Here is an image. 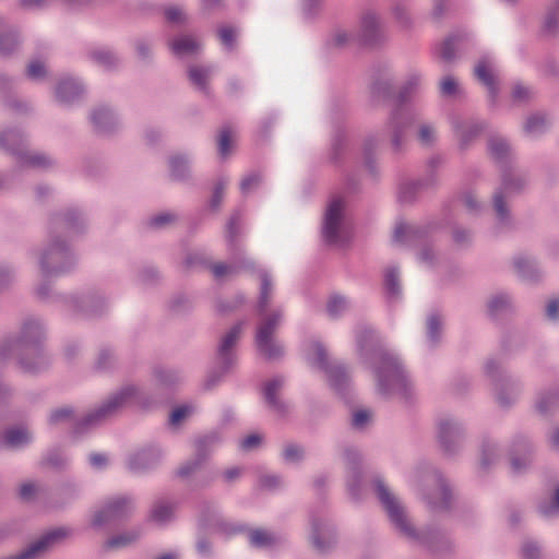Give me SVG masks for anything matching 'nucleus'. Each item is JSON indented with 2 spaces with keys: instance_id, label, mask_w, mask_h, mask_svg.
<instances>
[{
  "instance_id": "obj_26",
  "label": "nucleus",
  "mask_w": 559,
  "mask_h": 559,
  "mask_svg": "<svg viewBox=\"0 0 559 559\" xmlns=\"http://www.w3.org/2000/svg\"><path fill=\"white\" fill-rule=\"evenodd\" d=\"M451 126L460 141V146L466 148L485 130V122L479 120H464L459 117L451 119Z\"/></svg>"
},
{
  "instance_id": "obj_42",
  "label": "nucleus",
  "mask_w": 559,
  "mask_h": 559,
  "mask_svg": "<svg viewBox=\"0 0 559 559\" xmlns=\"http://www.w3.org/2000/svg\"><path fill=\"white\" fill-rule=\"evenodd\" d=\"M559 406V388L550 389L538 393L535 401V411L547 416Z\"/></svg>"
},
{
  "instance_id": "obj_18",
  "label": "nucleus",
  "mask_w": 559,
  "mask_h": 559,
  "mask_svg": "<svg viewBox=\"0 0 559 559\" xmlns=\"http://www.w3.org/2000/svg\"><path fill=\"white\" fill-rule=\"evenodd\" d=\"M437 438L442 452L449 456L454 455L463 447L465 430L457 419L444 417L438 423Z\"/></svg>"
},
{
  "instance_id": "obj_47",
  "label": "nucleus",
  "mask_w": 559,
  "mask_h": 559,
  "mask_svg": "<svg viewBox=\"0 0 559 559\" xmlns=\"http://www.w3.org/2000/svg\"><path fill=\"white\" fill-rule=\"evenodd\" d=\"M442 328H443L442 317L437 312L430 313L428 316L427 322H426V334H427L428 344L431 347H436L440 343Z\"/></svg>"
},
{
  "instance_id": "obj_54",
  "label": "nucleus",
  "mask_w": 559,
  "mask_h": 559,
  "mask_svg": "<svg viewBox=\"0 0 559 559\" xmlns=\"http://www.w3.org/2000/svg\"><path fill=\"white\" fill-rule=\"evenodd\" d=\"M384 286L390 299H397L401 295L399 270L395 266L389 267L384 274Z\"/></svg>"
},
{
  "instance_id": "obj_3",
  "label": "nucleus",
  "mask_w": 559,
  "mask_h": 559,
  "mask_svg": "<svg viewBox=\"0 0 559 559\" xmlns=\"http://www.w3.org/2000/svg\"><path fill=\"white\" fill-rule=\"evenodd\" d=\"M373 487L377 498L384 509L394 528L412 543L427 548L437 556L451 555L455 545L451 538L437 527L428 526L417 531L408 519L407 512L402 502L390 491L382 478L373 479Z\"/></svg>"
},
{
  "instance_id": "obj_30",
  "label": "nucleus",
  "mask_w": 559,
  "mask_h": 559,
  "mask_svg": "<svg viewBox=\"0 0 559 559\" xmlns=\"http://www.w3.org/2000/svg\"><path fill=\"white\" fill-rule=\"evenodd\" d=\"M91 121L97 133L109 134L119 126V119L115 110L102 105L91 112Z\"/></svg>"
},
{
  "instance_id": "obj_1",
  "label": "nucleus",
  "mask_w": 559,
  "mask_h": 559,
  "mask_svg": "<svg viewBox=\"0 0 559 559\" xmlns=\"http://www.w3.org/2000/svg\"><path fill=\"white\" fill-rule=\"evenodd\" d=\"M85 227V216L76 207H69L50 216L48 239L36 252L41 277L56 278L63 276L75 267V254L62 237L80 234Z\"/></svg>"
},
{
  "instance_id": "obj_50",
  "label": "nucleus",
  "mask_w": 559,
  "mask_h": 559,
  "mask_svg": "<svg viewBox=\"0 0 559 559\" xmlns=\"http://www.w3.org/2000/svg\"><path fill=\"white\" fill-rule=\"evenodd\" d=\"M511 308V298L506 293H498L491 296L487 302V311L491 318H497Z\"/></svg>"
},
{
  "instance_id": "obj_37",
  "label": "nucleus",
  "mask_w": 559,
  "mask_h": 559,
  "mask_svg": "<svg viewBox=\"0 0 559 559\" xmlns=\"http://www.w3.org/2000/svg\"><path fill=\"white\" fill-rule=\"evenodd\" d=\"M190 158L186 154H175L169 157L170 178L175 181H189L192 178Z\"/></svg>"
},
{
  "instance_id": "obj_25",
  "label": "nucleus",
  "mask_w": 559,
  "mask_h": 559,
  "mask_svg": "<svg viewBox=\"0 0 559 559\" xmlns=\"http://www.w3.org/2000/svg\"><path fill=\"white\" fill-rule=\"evenodd\" d=\"M490 158L500 167L501 171L512 167L513 152L509 141L498 134L490 135L487 141Z\"/></svg>"
},
{
  "instance_id": "obj_10",
  "label": "nucleus",
  "mask_w": 559,
  "mask_h": 559,
  "mask_svg": "<svg viewBox=\"0 0 559 559\" xmlns=\"http://www.w3.org/2000/svg\"><path fill=\"white\" fill-rule=\"evenodd\" d=\"M0 148L14 155L22 166L46 168L51 165L50 158L41 153H31L26 150V139L17 129L0 132Z\"/></svg>"
},
{
  "instance_id": "obj_59",
  "label": "nucleus",
  "mask_w": 559,
  "mask_h": 559,
  "mask_svg": "<svg viewBox=\"0 0 559 559\" xmlns=\"http://www.w3.org/2000/svg\"><path fill=\"white\" fill-rule=\"evenodd\" d=\"M117 364V357L112 349L104 347L99 350L95 367L99 371H107L112 369Z\"/></svg>"
},
{
  "instance_id": "obj_14",
  "label": "nucleus",
  "mask_w": 559,
  "mask_h": 559,
  "mask_svg": "<svg viewBox=\"0 0 559 559\" xmlns=\"http://www.w3.org/2000/svg\"><path fill=\"white\" fill-rule=\"evenodd\" d=\"M344 209L345 202L342 198H334L330 201L322 224V237L328 245H342L344 238Z\"/></svg>"
},
{
  "instance_id": "obj_39",
  "label": "nucleus",
  "mask_w": 559,
  "mask_h": 559,
  "mask_svg": "<svg viewBox=\"0 0 559 559\" xmlns=\"http://www.w3.org/2000/svg\"><path fill=\"white\" fill-rule=\"evenodd\" d=\"M261 281L259 297L257 302V312L271 310L270 306L274 294V284L271 274L265 270H259Z\"/></svg>"
},
{
  "instance_id": "obj_60",
  "label": "nucleus",
  "mask_w": 559,
  "mask_h": 559,
  "mask_svg": "<svg viewBox=\"0 0 559 559\" xmlns=\"http://www.w3.org/2000/svg\"><path fill=\"white\" fill-rule=\"evenodd\" d=\"M156 380L164 385H173L182 380V374L176 369L156 368L154 370Z\"/></svg>"
},
{
  "instance_id": "obj_41",
  "label": "nucleus",
  "mask_w": 559,
  "mask_h": 559,
  "mask_svg": "<svg viewBox=\"0 0 559 559\" xmlns=\"http://www.w3.org/2000/svg\"><path fill=\"white\" fill-rule=\"evenodd\" d=\"M32 440L33 436L25 427H11L3 432V443L9 449H22Z\"/></svg>"
},
{
  "instance_id": "obj_22",
  "label": "nucleus",
  "mask_w": 559,
  "mask_h": 559,
  "mask_svg": "<svg viewBox=\"0 0 559 559\" xmlns=\"http://www.w3.org/2000/svg\"><path fill=\"white\" fill-rule=\"evenodd\" d=\"M411 122L412 116L405 112L401 106L392 110L385 127L391 133V145L394 153H400L403 150Z\"/></svg>"
},
{
  "instance_id": "obj_48",
  "label": "nucleus",
  "mask_w": 559,
  "mask_h": 559,
  "mask_svg": "<svg viewBox=\"0 0 559 559\" xmlns=\"http://www.w3.org/2000/svg\"><path fill=\"white\" fill-rule=\"evenodd\" d=\"M380 143V139L378 135H370L364 142V160L365 166L369 174L373 177H378V168L376 160L373 158V154Z\"/></svg>"
},
{
  "instance_id": "obj_5",
  "label": "nucleus",
  "mask_w": 559,
  "mask_h": 559,
  "mask_svg": "<svg viewBox=\"0 0 559 559\" xmlns=\"http://www.w3.org/2000/svg\"><path fill=\"white\" fill-rule=\"evenodd\" d=\"M134 385H126L118 392L111 394L98 407L87 413L84 417L75 419L74 409L71 406H61L50 412L48 416V425L57 427L61 425L72 424L73 432L81 435L88 429L96 427L106 419L114 416L120 408L126 406L136 395Z\"/></svg>"
},
{
  "instance_id": "obj_52",
  "label": "nucleus",
  "mask_w": 559,
  "mask_h": 559,
  "mask_svg": "<svg viewBox=\"0 0 559 559\" xmlns=\"http://www.w3.org/2000/svg\"><path fill=\"white\" fill-rule=\"evenodd\" d=\"M207 460L204 459L203 454H198L194 452V455L187 461H185L177 469V476L180 478H188L197 473H199L206 464Z\"/></svg>"
},
{
  "instance_id": "obj_24",
  "label": "nucleus",
  "mask_w": 559,
  "mask_h": 559,
  "mask_svg": "<svg viewBox=\"0 0 559 559\" xmlns=\"http://www.w3.org/2000/svg\"><path fill=\"white\" fill-rule=\"evenodd\" d=\"M369 95L372 103L388 100L393 95V79L388 67H379L376 69L369 83Z\"/></svg>"
},
{
  "instance_id": "obj_33",
  "label": "nucleus",
  "mask_w": 559,
  "mask_h": 559,
  "mask_svg": "<svg viewBox=\"0 0 559 559\" xmlns=\"http://www.w3.org/2000/svg\"><path fill=\"white\" fill-rule=\"evenodd\" d=\"M533 448L527 438L521 437L514 442L511 453V467L514 473H521L532 462Z\"/></svg>"
},
{
  "instance_id": "obj_28",
  "label": "nucleus",
  "mask_w": 559,
  "mask_h": 559,
  "mask_svg": "<svg viewBox=\"0 0 559 559\" xmlns=\"http://www.w3.org/2000/svg\"><path fill=\"white\" fill-rule=\"evenodd\" d=\"M475 78L487 88L488 98L493 105L497 102L499 95L498 80L491 69V62L489 58H481L475 66L474 69Z\"/></svg>"
},
{
  "instance_id": "obj_57",
  "label": "nucleus",
  "mask_w": 559,
  "mask_h": 559,
  "mask_svg": "<svg viewBox=\"0 0 559 559\" xmlns=\"http://www.w3.org/2000/svg\"><path fill=\"white\" fill-rule=\"evenodd\" d=\"M211 258L204 251L189 252L185 258L187 269H207Z\"/></svg>"
},
{
  "instance_id": "obj_11",
  "label": "nucleus",
  "mask_w": 559,
  "mask_h": 559,
  "mask_svg": "<svg viewBox=\"0 0 559 559\" xmlns=\"http://www.w3.org/2000/svg\"><path fill=\"white\" fill-rule=\"evenodd\" d=\"M313 357L311 364L323 370L328 374L330 386L343 399H345L350 389V376L345 365L341 362L330 364L325 347L314 342L312 344Z\"/></svg>"
},
{
  "instance_id": "obj_58",
  "label": "nucleus",
  "mask_w": 559,
  "mask_h": 559,
  "mask_svg": "<svg viewBox=\"0 0 559 559\" xmlns=\"http://www.w3.org/2000/svg\"><path fill=\"white\" fill-rule=\"evenodd\" d=\"M282 457L286 463H300L305 459V449L297 443H286L282 451Z\"/></svg>"
},
{
  "instance_id": "obj_44",
  "label": "nucleus",
  "mask_w": 559,
  "mask_h": 559,
  "mask_svg": "<svg viewBox=\"0 0 559 559\" xmlns=\"http://www.w3.org/2000/svg\"><path fill=\"white\" fill-rule=\"evenodd\" d=\"M221 440V435L216 430L202 435L194 440V452L203 454L204 459L209 460L212 451L219 444Z\"/></svg>"
},
{
  "instance_id": "obj_2",
  "label": "nucleus",
  "mask_w": 559,
  "mask_h": 559,
  "mask_svg": "<svg viewBox=\"0 0 559 559\" xmlns=\"http://www.w3.org/2000/svg\"><path fill=\"white\" fill-rule=\"evenodd\" d=\"M360 358L372 361L378 391L382 395L400 394L411 396V383L400 360L380 345L377 332L367 325H358L355 332Z\"/></svg>"
},
{
  "instance_id": "obj_43",
  "label": "nucleus",
  "mask_w": 559,
  "mask_h": 559,
  "mask_svg": "<svg viewBox=\"0 0 559 559\" xmlns=\"http://www.w3.org/2000/svg\"><path fill=\"white\" fill-rule=\"evenodd\" d=\"M427 227L400 224L394 229L393 239L396 242L413 243L427 236Z\"/></svg>"
},
{
  "instance_id": "obj_29",
  "label": "nucleus",
  "mask_w": 559,
  "mask_h": 559,
  "mask_svg": "<svg viewBox=\"0 0 559 559\" xmlns=\"http://www.w3.org/2000/svg\"><path fill=\"white\" fill-rule=\"evenodd\" d=\"M360 36L365 44L374 45L383 39V29L379 15L366 11L360 19Z\"/></svg>"
},
{
  "instance_id": "obj_55",
  "label": "nucleus",
  "mask_w": 559,
  "mask_h": 559,
  "mask_svg": "<svg viewBox=\"0 0 559 559\" xmlns=\"http://www.w3.org/2000/svg\"><path fill=\"white\" fill-rule=\"evenodd\" d=\"M228 183H229V179L226 176H221L216 180V182L213 187L212 197L209 202L210 209L212 211H214V212L219 211L223 200H224V197H225V191L228 187Z\"/></svg>"
},
{
  "instance_id": "obj_21",
  "label": "nucleus",
  "mask_w": 559,
  "mask_h": 559,
  "mask_svg": "<svg viewBox=\"0 0 559 559\" xmlns=\"http://www.w3.org/2000/svg\"><path fill=\"white\" fill-rule=\"evenodd\" d=\"M199 526L201 528H211L224 532L226 534H236L242 531V527L235 526L226 522L219 514L216 503L202 500L198 504Z\"/></svg>"
},
{
  "instance_id": "obj_8",
  "label": "nucleus",
  "mask_w": 559,
  "mask_h": 559,
  "mask_svg": "<svg viewBox=\"0 0 559 559\" xmlns=\"http://www.w3.org/2000/svg\"><path fill=\"white\" fill-rule=\"evenodd\" d=\"M242 322L233 325L219 340L216 350V366L204 381L206 390L213 389L236 365V345L242 333Z\"/></svg>"
},
{
  "instance_id": "obj_35",
  "label": "nucleus",
  "mask_w": 559,
  "mask_h": 559,
  "mask_svg": "<svg viewBox=\"0 0 559 559\" xmlns=\"http://www.w3.org/2000/svg\"><path fill=\"white\" fill-rule=\"evenodd\" d=\"M513 266L518 275L526 282L535 283L543 276L542 270L538 267L534 258L519 254L513 259Z\"/></svg>"
},
{
  "instance_id": "obj_38",
  "label": "nucleus",
  "mask_w": 559,
  "mask_h": 559,
  "mask_svg": "<svg viewBox=\"0 0 559 559\" xmlns=\"http://www.w3.org/2000/svg\"><path fill=\"white\" fill-rule=\"evenodd\" d=\"M201 47V43L190 35H180L169 43L170 50L179 58L197 55Z\"/></svg>"
},
{
  "instance_id": "obj_4",
  "label": "nucleus",
  "mask_w": 559,
  "mask_h": 559,
  "mask_svg": "<svg viewBox=\"0 0 559 559\" xmlns=\"http://www.w3.org/2000/svg\"><path fill=\"white\" fill-rule=\"evenodd\" d=\"M45 326L40 319L28 317L23 320L20 332L0 344V364L15 359L23 372L37 373L46 369L49 357L44 350Z\"/></svg>"
},
{
  "instance_id": "obj_34",
  "label": "nucleus",
  "mask_w": 559,
  "mask_h": 559,
  "mask_svg": "<svg viewBox=\"0 0 559 559\" xmlns=\"http://www.w3.org/2000/svg\"><path fill=\"white\" fill-rule=\"evenodd\" d=\"M215 72L212 66H190L187 74L190 83L205 96L211 95L210 81Z\"/></svg>"
},
{
  "instance_id": "obj_6",
  "label": "nucleus",
  "mask_w": 559,
  "mask_h": 559,
  "mask_svg": "<svg viewBox=\"0 0 559 559\" xmlns=\"http://www.w3.org/2000/svg\"><path fill=\"white\" fill-rule=\"evenodd\" d=\"M528 181L524 171L516 170L513 166L501 171V183L492 195V207L500 227L512 225V215L509 200L520 193Z\"/></svg>"
},
{
  "instance_id": "obj_61",
  "label": "nucleus",
  "mask_w": 559,
  "mask_h": 559,
  "mask_svg": "<svg viewBox=\"0 0 559 559\" xmlns=\"http://www.w3.org/2000/svg\"><path fill=\"white\" fill-rule=\"evenodd\" d=\"M348 308V301L345 297L341 295H333L329 299L326 304V311L329 316L333 319L338 318L343 314Z\"/></svg>"
},
{
  "instance_id": "obj_49",
  "label": "nucleus",
  "mask_w": 559,
  "mask_h": 559,
  "mask_svg": "<svg viewBox=\"0 0 559 559\" xmlns=\"http://www.w3.org/2000/svg\"><path fill=\"white\" fill-rule=\"evenodd\" d=\"M421 83V75L418 72H412L407 75L404 84L397 93V102L400 105L408 102L412 96L418 91Z\"/></svg>"
},
{
  "instance_id": "obj_20",
  "label": "nucleus",
  "mask_w": 559,
  "mask_h": 559,
  "mask_svg": "<svg viewBox=\"0 0 559 559\" xmlns=\"http://www.w3.org/2000/svg\"><path fill=\"white\" fill-rule=\"evenodd\" d=\"M285 385L283 377H275L262 384L261 393L267 409L277 417H286L290 413V405L281 396Z\"/></svg>"
},
{
  "instance_id": "obj_51",
  "label": "nucleus",
  "mask_w": 559,
  "mask_h": 559,
  "mask_svg": "<svg viewBox=\"0 0 559 559\" xmlns=\"http://www.w3.org/2000/svg\"><path fill=\"white\" fill-rule=\"evenodd\" d=\"M21 39L16 29L10 28L8 32L0 33V56L9 57L20 47Z\"/></svg>"
},
{
  "instance_id": "obj_36",
  "label": "nucleus",
  "mask_w": 559,
  "mask_h": 559,
  "mask_svg": "<svg viewBox=\"0 0 559 559\" xmlns=\"http://www.w3.org/2000/svg\"><path fill=\"white\" fill-rule=\"evenodd\" d=\"M87 58L106 71H112L120 64V58L117 52L107 47H97L88 50Z\"/></svg>"
},
{
  "instance_id": "obj_53",
  "label": "nucleus",
  "mask_w": 559,
  "mask_h": 559,
  "mask_svg": "<svg viewBox=\"0 0 559 559\" xmlns=\"http://www.w3.org/2000/svg\"><path fill=\"white\" fill-rule=\"evenodd\" d=\"M142 535L141 528H133L127 532H122L109 538L106 542L107 548H123L135 543Z\"/></svg>"
},
{
  "instance_id": "obj_46",
  "label": "nucleus",
  "mask_w": 559,
  "mask_h": 559,
  "mask_svg": "<svg viewBox=\"0 0 559 559\" xmlns=\"http://www.w3.org/2000/svg\"><path fill=\"white\" fill-rule=\"evenodd\" d=\"M175 509V503L158 500L151 509L150 519L157 524H165L173 520Z\"/></svg>"
},
{
  "instance_id": "obj_56",
  "label": "nucleus",
  "mask_w": 559,
  "mask_h": 559,
  "mask_svg": "<svg viewBox=\"0 0 559 559\" xmlns=\"http://www.w3.org/2000/svg\"><path fill=\"white\" fill-rule=\"evenodd\" d=\"M499 459V449L498 444L490 439H485L481 443V457H480V466L484 469H487L490 465L496 463Z\"/></svg>"
},
{
  "instance_id": "obj_9",
  "label": "nucleus",
  "mask_w": 559,
  "mask_h": 559,
  "mask_svg": "<svg viewBox=\"0 0 559 559\" xmlns=\"http://www.w3.org/2000/svg\"><path fill=\"white\" fill-rule=\"evenodd\" d=\"M485 373L492 380L496 400L499 406L508 408L520 397L523 384L518 379L504 372L500 361L488 359L485 364Z\"/></svg>"
},
{
  "instance_id": "obj_32",
  "label": "nucleus",
  "mask_w": 559,
  "mask_h": 559,
  "mask_svg": "<svg viewBox=\"0 0 559 559\" xmlns=\"http://www.w3.org/2000/svg\"><path fill=\"white\" fill-rule=\"evenodd\" d=\"M233 257H234V262L231 264L210 262V265L207 266V269H210L212 271L213 275L216 278H221L228 274H237L241 270L254 271V269H255L254 261L251 260L250 258H247L243 253L240 255L237 254V255H233Z\"/></svg>"
},
{
  "instance_id": "obj_23",
  "label": "nucleus",
  "mask_w": 559,
  "mask_h": 559,
  "mask_svg": "<svg viewBox=\"0 0 559 559\" xmlns=\"http://www.w3.org/2000/svg\"><path fill=\"white\" fill-rule=\"evenodd\" d=\"M163 457L162 450L156 445L143 448L128 457V469L134 474H143L158 466Z\"/></svg>"
},
{
  "instance_id": "obj_27",
  "label": "nucleus",
  "mask_w": 559,
  "mask_h": 559,
  "mask_svg": "<svg viewBox=\"0 0 559 559\" xmlns=\"http://www.w3.org/2000/svg\"><path fill=\"white\" fill-rule=\"evenodd\" d=\"M346 460V486L348 493L354 499L360 497V484H361V469H360V454L353 449L345 451Z\"/></svg>"
},
{
  "instance_id": "obj_63",
  "label": "nucleus",
  "mask_w": 559,
  "mask_h": 559,
  "mask_svg": "<svg viewBox=\"0 0 559 559\" xmlns=\"http://www.w3.org/2000/svg\"><path fill=\"white\" fill-rule=\"evenodd\" d=\"M538 511L546 518L559 515V485L549 501H543L538 504Z\"/></svg>"
},
{
  "instance_id": "obj_7",
  "label": "nucleus",
  "mask_w": 559,
  "mask_h": 559,
  "mask_svg": "<svg viewBox=\"0 0 559 559\" xmlns=\"http://www.w3.org/2000/svg\"><path fill=\"white\" fill-rule=\"evenodd\" d=\"M258 314L260 321L254 338L257 349L265 359L277 360L284 356V347L274 335L284 320V308L278 306Z\"/></svg>"
},
{
  "instance_id": "obj_17",
  "label": "nucleus",
  "mask_w": 559,
  "mask_h": 559,
  "mask_svg": "<svg viewBox=\"0 0 559 559\" xmlns=\"http://www.w3.org/2000/svg\"><path fill=\"white\" fill-rule=\"evenodd\" d=\"M309 540L312 548L320 555L331 552L337 544V533L332 521L324 516H312Z\"/></svg>"
},
{
  "instance_id": "obj_40",
  "label": "nucleus",
  "mask_w": 559,
  "mask_h": 559,
  "mask_svg": "<svg viewBox=\"0 0 559 559\" xmlns=\"http://www.w3.org/2000/svg\"><path fill=\"white\" fill-rule=\"evenodd\" d=\"M240 211H235L226 224V240L228 249L233 255L245 254L243 249L238 243V236L240 231Z\"/></svg>"
},
{
  "instance_id": "obj_13",
  "label": "nucleus",
  "mask_w": 559,
  "mask_h": 559,
  "mask_svg": "<svg viewBox=\"0 0 559 559\" xmlns=\"http://www.w3.org/2000/svg\"><path fill=\"white\" fill-rule=\"evenodd\" d=\"M70 534L71 530L64 526L48 530L19 554L0 559H39Z\"/></svg>"
},
{
  "instance_id": "obj_45",
  "label": "nucleus",
  "mask_w": 559,
  "mask_h": 559,
  "mask_svg": "<svg viewBox=\"0 0 559 559\" xmlns=\"http://www.w3.org/2000/svg\"><path fill=\"white\" fill-rule=\"evenodd\" d=\"M550 124L548 116L543 112H536L527 117L524 131L530 136H538L545 133Z\"/></svg>"
},
{
  "instance_id": "obj_12",
  "label": "nucleus",
  "mask_w": 559,
  "mask_h": 559,
  "mask_svg": "<svg viewBox=\"0 0 559 559\" xmlns=\"http://www.w3.org/2000/svg\"><path fill=\"white\" fill-rule=\"evenodd\" d=\"M423 481L428 487H436L432 491L423 489V499L433 512L447 511L450 509L452 492L447 479L436 468H431L423 476Z\"/></svg>"
},
{
  "instance_id": "obj_31",
  "label": "nucleus",
  "mask_w": 559,
  "mask_h": 559,
  "mask_svg": "<svg viewBox=\"0 0 559 559\" xmlns=\"http://www.w3.org/2000/svg\"><path fill=\"white\" fill-rule=\"evenodd\" d=\"M55 94L59 103L71 105L83 96L84 86L78 79L64 78L57 84Z\"/></svg>"
},
{
  "instance_id": "obj_16",
  "label": "nucleus",
  "mask_w": 559,
  "mask_h": 559,
  "mask_svg": "<svg viewBox=\"0 0 559 559\" xmlns=\"http://www.w3.org/2000/svg\"><path fill=\"white\" fill-rule=\"evenodd\" d=\"M443 165V158L439 155L431 156L426 164V176L423 179L407 181L401 185L399 190V200L402 203H412L417 194L438 181V169Z\"/></svg>"
},
{
  "instance_id": "obj_15",
  "label": "nucleus",
  "mask_w": 559,
  "mask_h": 559,
  "mask_svg": "<svg viewBox=\"0 0 559 559\" xmlns=\"http://www.w3.org/2000/svg\"><path fill=\"white\" fill-rule=\"evenodd\" d=\"M56 299L60 300L69 312L87 319L103 314L106 309L105 298L96 293H86L82 296L57 295Z\"/></svg>"
},
{
  "instance_id": "obj_62",
  "label": "nucleus",
  "mask_w": 559,
  "mask_h": 559,
  "mask_svg": "<svg viewBox=\"0 0 559 559\" xmlns=\"http://www.w3.org/2000/svg\"><path fill=\"white\" fill-rule=\"evenodd\" d=\"M461 39L459 35H451L444 39L439 49L440 58L445 62H452L455 59L456 43Z\"/></svg>"
},
{
  "instance_id": "obj_19",
  "label": "nucleus",
  "mask_w": 559,
  "mask_h": 559,
  "mask_svg": "<svg viewBox=\"0 0 559 559\" xmlns=\"http://www.w3.org/2000/svg\"><path fill=\"white\" fill-rule=\"evenodd\" d=\"M135 509L132 497L118 496L108 499L104 507L95 514L93 525L100 526L105 523L128 519Z\"/></svg>"
},
{
  "instance_id": "obj_64",
  "label": "nucleus",
  "mask_w": 559,
  "mask_h": 559,
  "mask_svg": "<svg viewBox=\"0 0 559 559\" xmlns=\"http://www.w3.org/2000/svg\"><path fill=\"white\" fill-rule=\"evenodd\" d=\"M249 540L253 547H267L274 544L275 538L264 530H253L249 534Z\"/></svg>"
}]
</instances>
